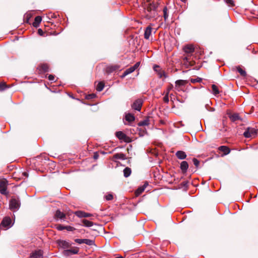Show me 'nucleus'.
Wrapping results in <instances>:
<instances>
[{"instance_id": "obj_40", "label": "nucleus", "mask_w": 258, "mask_h": 258, "mask_svg": "<svg viewBox=\"0 0 258 258\" xmlns=\"http://www.w3.org/2000/svg\"><path fill=\"white\" fill-rule=\"evenodd\" d=\"M75 241L78 244L84 243V239H75Z\"/></svg>"}, {"instance_id": "obj_28", "label": "nucleus", "mask_w": 258, "mask_h": 258, "mask_svg": "<svg viewBox=\"0 0 258 258\" xmlns=\"http://www.w3.org/2000/svg\"><path fill=\"white\" fill-rule=\"evenodd\" d=\"M104 87V84L102 82H99L97 86H96V90L98 92H101L103 90V88Z\"/></svg>"}, {"instance_id": "obj_50", "label": "nucleus", "mask_w": 258, "mask_h": 258, "mask_svg": "<svg viewBox=\"0 0 258 258\" xmlns=\"http://www.w3.org/2000/svg\"><path fill=\"white\" fill-rule=\"evenodd\" d=\"M127 75H128V74L126 73V72L125 71L124 72V73L122 74V75L121 76V78H124L126 76H127Z\"/></svg>"}, {"instance_id": "obj_6", "label": "nucleus", "mask_w": 258, "mask_h": 258, "mask_svg": "<svg viewBox=\"0 0 258 258\" xmlns=\"http://www.w3.org/2000/svg\"><path fill=\"white\" fill-rule=\"evenodd\" d=\"M187 81L186 80H178L175 82V90L176 91L180 92L183 90V86H184Z\"/></svg>"}, {"instance_id": "obj_16", "label": "nucleus", "mask_w": 258, "mask_h": 258, "mask_svg": "<svg viewBox=\"0 0 258 258\" xmlns=\"http://www.w3.org/2000/svg\"><path fill=\"white\" fill-rule=\"evenodd\" d=\"M152 28L150 26H148L146 28L144 32V38L146 39H149L150 36L151 34Z\"/></svg>"}, {"instance_id": "obj_53", "label": "nucleus", "mask_w": 258, "mask_h": 258, "mask_svg": "<svg viewBox=\"0 0 258 258\" xmlns=\"http://www.w3.org/2000/svg\"><path fill=\"white\" fill-rule=\"evenodd\" d=\"M154 70H155V71H158V70H159V66H155V67H154Z\"/></svg>"}, {"instance_id": "obj_22", "label": "nucleus", "mask_w": 258, "mask_h": 258, "mask_svg": "<svg viewBox=\"0 0 258 258\" xmlns=\"http://www.w3.org/2000/svg\"><path fill=\"white\" fill-rule=\"evenodd\" d=\"M116 136L119 140H125L126 138V136L121 131L116 132Z\"/></svg>"}, {"instance_id": "obj_11", "label": "nucleus", "mask_w": 258, "mask_h": 258, "mask_svg": "<svg viewBox=\"0 0 258 258\" xmlns=\"http://www.w3.org/2000/svg\"><path fill=\"white\" fill-rule=\"evenodd\" d=\"M183 49L184 52L187 54H190L195 51V48L192 45H186Z\"/></svg>"}, {"instance_id": "obj_25", "label": "nucleus", "mask_w": 258, "mask_h": 258, "mask_svg": "<svg viewBox=\"0 0 258 258\" xmlns=\"http://www.w3.org/2000/svg\"><path fill=\"white\" fill-rule=\"evenodd\" d=\"M230 119L232 121H235L237 120H238L240 119V117L237 113H234L232 115H230L229 116Z\"/></svg>"}, {"instance_id": "obj_51", "label": "nucleus", "mask_w": 258, "mask_h": 258, "mask_svg": "<svg viewBox=\"0 0 258 258\" xmlns=\"http://www.w3.org/2000/svg\"><path fill=\"white\" fill-rule=\"evenodd\" d=\"M38 34H39L40 35H43V31L42 30V29H38Z\"/></svg>"}, {"instance_id": "obj_49", "label": "nucleus", "mask_w": 258, "mask_h": 258, "mask_svg": "<svg viewBox=\"0 0 258 258\" xmlns=\"http://www.w3.org/2000/svg\"><path fill=\"white\" fill-rule=\"evenodd\" d=\"M57 229L59 230H62L63 229H65V226H63L61 225H59L57 227Z\"/></svg>"}, {"instance_id": "obj_10", "label": "nucleus", "mask_w": 258, "mask_h": 258, "mask_svg": "<svg viewBox=\"0 0 258 258\" xmlns=\"http://www.w3.org/2000/svg\"><path fill=\"white\" fill-rule=\"evenodd\" d=\"M142 105L141 100L138 99L136 100L132 105V107L137 111H140Z\"/></svg>"}, {"instance_id": "obj_41", "label": "nucleus", "mask_w": 258, "mask_h": 258, "mask_svg": "<svg viewBox=\"0 0 258 258\" xmlns=\"http://www.w3.org/2000/svg\"><path fill=\"white\" fill-rule=\"evenodd\" d=\"M105 199L107 201L111 200L113 199V195L112 194H108L105 196Z\"/></svg>"}, {"instance_id": "obj_7", "label": "nucleus", "mask_w": 258, "mask_h": 258, "mask_svg": "<svg viewBox=\"0 0 258 258\" xmlns=\"http://www.w3.org/2000/svg\"><path fill=\"white\" fill-rule=\"evenodd\" d=\"M58 246L63 249L69 248L71 246L72 243L69 241L58 240L57 241Z\"/></svg>"}, {"instance_id": "obj_21", "label": "nucleus", "mask_w": 258, "mask_h": 258, "mask_svg": "<svg viewBox=\"0 0 258 258\" xmlns=\"http://www.w3.org/2000/svg\"><path fill=\"white\" fill-rule=\"evenodd\" d=\"M81 221L83 224V225L87 227H90L94 225V223L86 219H83Z\"/></svg>"}, {"instance_id": "obj_54", "label": "nucleus", "mask_w": 258, "mask_h": 258, "mask_svg": "<svg viewBox=\"0 0 258 258\" xmlns=\"http://www.w3.org/2000/svg\"><path fill=\"white\" fill-rule=\"evenodd\" d=\"M173 88V85H171L170 87L168 89V92L169 93V90H170Z\"/></svg>"}, {"instance_id": "obj_19", "label": "nucleus", "mask_w": 258, "mask_h": 258, "mask_svg": "<svg viewBox=\"0 0 258 258\" xmlns=\"http://www.w3.org/2000/svg\"><path fill=\"white\" fill-rule=\"evenodd\" d=\"M219 150L224 153V155L228 154L230 152L229 148L225 146H222L219 147Z\"/></svg>"}, {"instance_id": "obj_24", "label": "nucleus", "mask_w": 258, "mask_h": 258, "mask_svg": "<svg viewBox=\"0 0 258 258\" xmlns=\"http://www.w3.org/2000/svg\"><path fill=\"white\" fill-rule=\"evenodd\" d=\"M131 169L129 167H126L123 170V175L125 177H128L131 174Z\"/></svg>"}, {"instance_id": "obj_13", "label": "nucleus", "mask_w": 258, "mask_h": 258, "mask_svg": "<svg viewBox=\"0 0 258 258\" xmlns=\"http://www.w3.org/2000/svg\"><path fill=\"white\" fill-rule=\"evenodd\" d=\"M180 168L181 170L182 173H186L188 168V163L185 161H182L180 165Z\"/></svg>"}, {"instance_id": "obj_44", "label": "nucleus", "mask_w": 258, "mask_h": 258, "mask_svg": "<svg viewBox=\"0 0 258 258\" xmlns=\"http://www.w3.org/2000/svg\"><path fill=\"white\" fill-rule=\"evenodd\" d=\"M225 2L227 4H228L232 6L234 5L233 0H225Z\"/></svg>"}, {"instance_id": "obj_42", "label": "nucleus", "mask_w": 258, "mask_h": 258, "mask_svg": "<svg viewBox=\"0 0 258 258\" xmlns=\"http://www.w3.org/2000/svg\"><path fill=\"white\" fill-rule=\"evenodd\" d=\"M163 100L166 103H168L169 102L168 92H167L165 96L163 97Z\"/></svg>"}, {"instance_id": "obj_8", "label": "nucleus", "mask_w": 258, "mask_h": 258, "mask_svg": "<svg viewBox=\"0 0 258 258\" xmlns=\"http://www.w3.org/2000/svg\"><path fill=\"white\" fill-rule=\"evenodd\" d=\"M79 252V248L78 247H75L73 249H66L62 252V254L66 256H70L72 254H77Z\"/></svg>"}, {"instance_id": "obj_31", "label": "nucleus", "mask_w": 258, "mask_h": 258, "mask_svg": "<svg viewBox=\"0 0 258 258\" xmlns=\"http://www.w3.org/2000/svg\"><path fill=\"white\" fill-rule=\"evenodd\" d=\"M138 124L139 126L147 125L149 124V120L148 119H146V120L141 121Z\"/></svg>"}, {"instance_id": "obj_34", "label": "nucleus", "mask_w": 258, "mask_h": 258, "mask_svg": "<svg viewBox=\"0 0 258 258\" xmlns=\"http://www.w3.org/2000/svg\"><path fill=\"white\" fill-rule=\"evenodd\" d=\"M158 76L159 77V78H161L162 77H164L165 78L167 77V76H166V74H165V73L164 71H160L159 72H158Z\"/></svg>"}, {"instance_id": "obj_37", "label": "nucleus", "mask_w": 258, "mask_h": 258, "mask_svg": "<svg viewBox=\"0 0 258 258\" xmlns=\"http://www.w3.org/2000/svg\"><path fill=\"white\" fill-rule=\"evenodd\" d=\"M117 69V66H111L107 68L108 71L109 72H112Z\"/></svg>"}, {"instance_id": "obj_9", "label": "nucleus", "mask_w": 258, "mask_h": 258, "mask_svg": "<svg viewBox=\"0 0 258 258\" xmlns=\"http://www.w3.org/2000/svg\"><path fill=\"white\" fill-rule=\"evenodd\" d=\"M43 254V251L41 249H38L32 252L30 254V257L31 258H42Z\"/></svg>"}, {"instance_id": "obj_33", "label": "nucleus", "mask_w": 258, "mask_h": 258, "mask_svg": "<svg viewBox=\"0 0 258 258\" xmlns=\"http://www.w3.org/2000/svg\"><path fill=\"white\" fill-rule=\"evenodd\" d=\"M183 60L184 61V63L189 62L190 60V56L189 54H186V55L183 56Z\"/></svg>"}, {"instance_id": "obj_35", "label": "nucleus", "mask_w": 258, "mask_h": 258, "mask_svg": "<svg viewBox=\"0 0 258 258\" xmlns=\"http://www.w3.org/2000/svg\"><path fill=\"white\" fill-rule=\"evenodd\" d=\"M202 81V79L201 78H197L196 79H191L190 82L192 83H195L196 82H200Z\"/></svg>"}, {"instance_id": "obj_47", "label": "nucleus", "mask_w": 258, "mask_h": 258, "mask_svg": "<svg viewBox=\"0 0 258 258\" xmlns=\"http://www.w3.org/2000/svg\"><path fill=\"white\" fill-rule=\"evenodd\" d=\"M65 229H67L68 231H72L74 229V228L71 226H65Z\"/></svg>"}, {"instance_id": "obj_26", "label": "nucleus", "mask_w": 258, "mask_h": 258, "mask_svg": "<svg viewBox=\"0 0 258 258\" xmlns=\"http://www.w3.org/2000/svg\"><path fill=\"white\" fill-rule=\"evenodd\" d=\"M212 93L214 95H217L219 93V89L217 86L214 84L212 86Z\"/></svg>"}, {"instance_id": "obj_43", "label": "nucleus", "mask_w": 258, "mask_h": 258, "mask_svg": "<svg viewBox=\"0 0 258 258\" xmlns=\"http://www.w3.org/2000/svg\"><path fill=\"white\" fill-rule=\"evenodd\" d=\"M186 98H187V96H186V95H185V96L184 97V99H182V98L180 99V98H179V97H177V100L178 101H179V102H180V103H184V102H185V99H186Z\"/></svg>"}, {"instance_id": "obj_18", "label": "nucleus", "mask_w": 258, "mask_h": 258, "mask_svg": "<svg viewBox=\"0 0 258 258\" xmlns=\"http://www.w3.org/2000/svg\"><path fill=\"white\" fill-rule=\"evenodd\" d=\"M42 21V18L40 16H37L35 18L34 22L33 23V26L34 27H38Z\"/></svg>"}, {"instance_id": "obj_3", "label": "nucleus", "mask_w": 258, "mask_h": 258, "mask_svg": "<svg viewBox=\"0 0 258 258\" xmlns=\"http://www.w3.org/2000/svg\"><path fill=\"white\" fill-rule=\"evenodd\" d=\"M8 181L6 179L0 180V193L3 195H7L8 191H7Z\"/></svg>"}, {"instance_id": "obj_38", "label": "nucleus", "mask_w": 258, "mask_h": 258, "mask_svg": "<svg viewBox=\"0 0 258 258\" xmlns=\"http://www.w3.org/2000/svg\"><path fill=\"white\" fill-rule=\"evenodd\" d=\"M125 71L126 72L127 74H130L135 71V69H134V68H133V67H131L125 70Z\"/></svg>"}, {"instance_id": "obj_46", "label": "nucleus", "mask_w": 258, "mask_h": 258, "mask_svg": "<svg viewBox=\"0 0 258 258\" xmlns=\"http://www.w3.org/2000/svg\"><path fill=\"white\" fill-rule=\"evenodd\" d=\"M140 64V62H136L133 67V68H134V69H135V71L137 69V68L139 67Z\"/></svg>"}, {"instance_id": "obj_36", "label": "nucleus", "mask_w": 258, "mask_h": 258, "mask_svg": "<svg viewBox=\"0 0 258 258\" xmlns=\"http://www.w3.org/2000/svg\"><path fill=\"white\" fill-rule=\"evenodd\" d=\"M192 161H193L194 165L196 166V167L197 168H198L199 164H200L199 161L196 158H194L192 159Z\"/></svg>"}, {"instance_id": "obj_27", "label": "nucleus", "mask_w": 258, "mask_h": 258, "mask_svg": "<svg viewBox=\"0 0 258 258\" xmlns=\"http://www.w3.org/2000/svg\"><path fill=\"white\" fill-rule=\"evenodd\" d=\"M147 185L148 183H146L143 186L139 187L137 190V193L138 194H141L145 190Z\"/></svg>"}, {"instance_id": "obj_52", "label": "nucleus", "mask_w": 258, "mask_h": 258, "mask_svg": "<svg viewBox=\"0 0 258 258\" xmlns=\"http://www.w3.org/2000/svg\"><path fill=\"white\" fill-rule=\"evenodd\" d=\"M98 157H99V155H98V153H95L94 154V158L95 159H98Z\"/></svg>"}, {"instance_id": "obj_12", "label": "nucleus", "mask_w": 258, "mask_h": 258, "mask_svg": "<svg viewBox=\"0 0 258 258\" xmlns=\"http://www.w3.org/2000/svg\"><path fill=\"white\" fill-rule=\"evenodd\" d=\"M75 214L79 218L89 217L92 216L91 214L86 213L82 211H77L75 212Z\"/></svg>"}, {"instance_id": "obj_48", "label": "nucleus", "mask_w": 258, "mask_h": 258, "mask_svg": "<svg viewBox=\"0 0 258 258\" xmlns=\"http://www.w3.org/2000/svg\"><path fill=\"white\" fill-rule=\"evenodd\" d=\"M48 78L49 81H53L54 80V76L52 75H49Z\"/></svg>"}, {"instance_id": "obj_39", "label": "nucleus", "mask_w": 258, "mask_h": 258, "mask_svg": "<svg viewBox=\"0 0 258 258\" xmlns=\"http://www.w3.org/2000/svg\"><path fill=\"white\" fill-rule=\"evenodd\" d=\"M7 88V85L5 83H0V90H4Z\"/></svg>"}, {"instance_id": "obj_1", "label": "nucleus", "mask_w": 258, "mask_h": 258, "mask_svg": "<svg viewBox=\"0 0 258 258\" xmlns=\"http://www.w3.org/2000/svg\"><path fill=\"white\" fill-rule=\"evenodd\" d=\"M157 3L153 2L150 3L147 7V11L149 13V17H154L157 15Z\"/></svg>"}, {"instance_id": "obj_56", "label": "nucleus", "mask_w": 258, "mask_h": 258, "mask_svg": "<svg viewBox=\"0 0 258 258\" xmlns=\"http://www.w3.org/2000/svg\"><path fill=\"white\" fill-rule=\"evenodd\" d=\"M24 175H25V176H27V173H24Z\"/></svg>"}, {"instance_id": "obj_15", "label": "nucleus", "mask_w": 258, "mask_h": 258, "mask_svg": "<svg viewBox=\"0 0 258 258\" xmlns=\"http://www.w3.org/2000/svg\"><path fill=\"white\" fill-rule=\"evenodd\" d=\"M175 155L180 160H183L186 158V153L182 151H178L176 152Z\"/></svg>"}, {"instance_id": "obj_55", "label": "nucleus", "mask_w": 258, "mask_h": 258, "mask_svg": "<svg viewBox=\"0 0 258 258\" xmlns=\"http://www.w3.org/2000/svg\"><path fill=\"white\" fill-rule=\"evenodd\" d=\"M182 184L183 185V186H187V182H184L182 183Z\"/></svg>"}, {"instance_id": "obj_17", "label": "nucleus", "mask_w": 258, "mask_h": 258, "mask_svg": "<svg viewBox=\"0 0 258 258\" xmlns=\"http://www.w3.org/2000/svg\"><path fill=\"white\" fill-rule=\"evenodd\" d=\"M125 120L128 121V122H132L135 120V116L133 114L130 113H125Z\"/></svg>"}, {"instance_id": "obj_20", "label": "nucleus", "mask_w": 258, "mask_h": 258, "mask_svg": "<svg viewBox=\"0 0 258 258\" xmlns=\"http://www.w3.org/2000/svg\"><path fill=\"white\" fill-rule=\"evenodd\" d=\"M113 158L115 159L125 160L126 157L125 154L123 153H117L113 155Z\"/></svg>"}, {"instance_id": "obj_23", "label": "nucleus", "mask_w": 258, "mask_h": 258, "mask_svg": "<svg viewBox=\"0 0 258 258\" xmlns=\"http://www.w3.org/2000/svg\"><path fill=\"white\" fill-rule=\"evenodd\" d=\"M40 70L42 73H46L49 71V67L46 64H43L40 66Z\"/></svg>"}, {"instance_id": "obj_45", "label": "nucleus", "mask_w": 258, "mask_h": 258, "mask_svg": "<svg viewBox=\"0 0 258 258\" xmlns=\"http://www.w3.org/2000/svg\"><path fill=\"white\" fill-rule=\"evenodd\" d=\"M95 96H96L95 94H92L88 95V96L86 98L88 99H93V98H95Z\"/></svg>"}, {"instance_id": "obj_32", "label": "nucleus", "mask_w": 258, "mask_h": 258, "mask_svg": "<svg viewBox=\"0 0 258 258\" xmlns=\"http://www.w3.org/2000/svg\"><path fill=\"white\" fill-rule=\"evenodd\" d=\"M163 11L164 20H165V21H166V20L168 19V17L167 8L164 7Z\"/></svg>"}, {"instance_id": "obj_14", "label": "nucleus", "mask_w": 258, "mask_h": 258, "mask_svg": "<svg viewBox=\"0 0 258 258\" xmlns=\"http://www.w3.org/2000/svg\"><path fill=\"white\" fill-rule=\"evenodd\" d=\"M55 216L57 219H60L61 220H63V221L66 220V215L59 210L56 211Z\"/></svg>"}, {"instance_id": "obj_4", "label": "nucleus", "mask_w": 258, "mask_h": 258, "mask_svg": "<svg viewBox=\"0 0 258 258\" xmlns=\"http://www.w3.org/2000/svg\"><path fill=\"white\" fill-rule=\"evenodd\" d=\"M257 134V130L252 127H247L243 133V136L246 138L255 137Z\"/></svg>"}, {"instance_id": "obj_2", "label": "nucleus", "mask_w": 258, "mask_h": 258, "mask_svg": "<svg viewBox=\"0 0 258 258\" xmlns=\"http://www.w3.org/2000/svg\"><path fill=\"white\" fill-rule=\"evenodd\" d=\"M21 206L20 200L19 198L13 197L10 201L9 207L12 210H18Z\"/></svg>"}, {"instance_id": "obj_30", "label": "nucleus", "mask_w": 258, "mask_h": 258, "mask_svg": "<svg viewBox=\"0 0 258 258\" xmlns=\"http://www.w3.org/2000/svg\"><path fill=\"white\" fill-rule=\"evenodd\" d=\"M84 243L88 245H92L94 244V241L93 240L89 239H84Z\"/></svg>"}, {"instance_id": "obj_5", "label": "nucleus", "mask_w": 258, "mask_h": 258, "mask_svg": "<svg viewBox=\"0 0 258 258\" xmlns=\"http://www.w3.org/2000/svg\"><path fill=\"white\" fill-rule=\"evenodd\" d=\"M13 224L11 219L9 217H6L3 219L0 226L7 229L11 228Z\"/></svg>"}, {"instance_id": "obj_29", "label": "nucleus", "mask_w": 258, "mask_h": 258, "mask_svg": "<svg viewBox=\"0 0 258 258\" xmlns=\"http://www.w3.org/2000/svg\"><path fill=\"white\" fill-rule=\"evenodd\" d=\"M237 70L239 72V73L243 77L246 76V73L244 70H243L240 67H237Z\"/></svg>"}]
</instances>
